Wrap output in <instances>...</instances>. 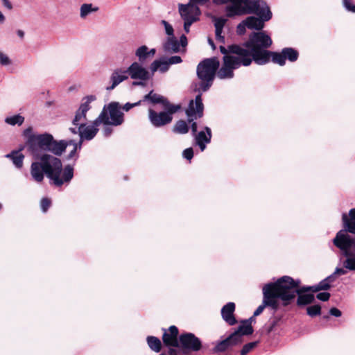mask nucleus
<instances>
[{
  "label": "nucleus",
  "instance_id": "nucleus-49",
  "mask_svg": "<svg viewBox=\"0 0 355 355\" xmlns=\"http://www.w3.org/2000/svg\"><path fill=\"white\" fill-rule=\"evenodd\" d=\"M343 6L348 11L355 12V5L352 4L350 0H343Z\"/></svg>",
  "mask_w": 355,
  "mask_h": 355
},
{
  "label": "nucleus",
  "instance_id": "nucleus-39",
  "mask_svg": "<svg viewBox=\"0 0 355 355\" xmlns=\"http://www.w3.org/2000/svg\"><path fill=\"white\" fill-rule=\"evenodd\" d=\"M189 3H193V5L196 6H202L207 9L210 8L211 6V0H189Z\"/></svg>",
  "mask_w": 355,
  "mask_h": 355
},
{
  "label": "nucleus",
  "instance_id": "nucleus-13",
  "mask_svg": "<svg viewBox=\"0 0 355 355\" xmlns=\"http://www.w3.org/2000/svg\"><path fill=\"white\" fill-rule=\"evenodd\" d=\"M121 107L118 102H111L105 106L99 115L105 114L101 120L104 125H119L123 122V113L121 111Z\"/></svg>",
  "mask_w": 355,
  "mask_h": 355
},
{
  "label": "nucleus",
  "instance_id": "nucleus-45",
  "mask_svg": "<svg viewBox=\"0 0 355 355\" xmlns=\"http://www.w3.org/2000/svg\"><path fill=\"white\" fill-rule=\"evenodd\" d=\"M246 28H247V24H246V22H245V19H244L237 25V27H236L237 34L239 35H243L245 33Z\"/></svg>",
  "mask_w": 355,
  "mask_h": 355
},
{
  "label": "nucleus",
  "instance_id": "nucleus-44",
  "mask_svg": "<svg viewBox=\"0 0 355 355\" xmlns=\"http://www.w3.org/2000/svg\"><path fill=\"white\" fill-rule=\"evenodd\" d=\"M51 205V200L49 198H44L41 200L40 207L43 212H46Z\"/></svg>",
  "mask_w": 355,
  "mask_h": 355
},
{
  "label": "nucleus",
  "instance_id": "nucleus-41",
  "mask_svg": "<svg viewBox=\"0 0 355 355\" xmlns=\"http://www.w3.org/2000/svg\"><path fill=\"white\" fill-rule=\"evenodd\" d=\"M65 141L69 143L68 146L73 145V149L70 151L69 154L67 156V159H72L75 156L77 150L80 149L78 147V143L75 142L73 140H69V141Z\"/></svg>",
  "mask_w": 355,
  "mask_h": 355
},
{
  "label": "nucleus",
  "instance_id": "nucleus-3",
  "mask_svg": "<svg viewBox=\"0 0 355 355\" xmlns=\"http://www.w3.org/2000/svg\"><path fill=\"white\" fill-rule=\"evenodd\" d=\"M28 152L35 159L42 157L45 152H51L60 156L65 150L69 143L64 140L56 141L52 135L49 133L31 135L26 141Z\"/></svg>",
  "mask_w": 355,
  "mask_h": 355
},
{
  "label": "nucleus",
  "instance_id": "nucleus-27",
  "mask_svg": "<svg viewBox=\"0 0 355 355\" xmlns=\"http://www.w3.org/2000/svg\"><path fill=\"white\" fill-rule=\"evenodd\" d=\"M5 157L11 159L17 168H21L23 166L24 156L19 151L12 150L11 153L6 154Z\"/></svg>",
  "mask_w": 355,
  "mask_h": 355
},
{
  "label": "nucleus",
  "instance_id": "nucleus-52",
  "mask_svg": "<svg viewBox=\"0 0 355 355\" xmlns=\"http://www.w3.org/2000/svg\"><path fill=\"white\" fill-rule=\"evenodd\" d=\"M347 268H345L344 266L343 268H338L337 267L334 272H335V274L338 275H346L347 272Z\"/></svg>",
  "mask_w": 355,
  "mask_h": 355
},
{
  "label": "nucleus",
  "instance_id": "nucleus-8",
  "mask_svg": "<svg viewBox=\"0 0 355 355\" xmlns=\"http://www.w3.org/2000/svg\"><path fill=\"white\" fill-rule=\"evenodd\" d=\"M343 229L336 233L333 239L334 245L339 250H345L348 254H355V238L350 234H355V208L351 209L348 215L342 214Z\"/></svg>",
  "mask_w": 355,
  "mask_h": 355
},
{
  "label": "nucleus",
  "instance_id": "nucleus-23",
  "mask_svg": "<svg viewBox=\"0 0 355 355\" xmlns=\"http://www.w3.org/2000/svg\"><path fill=\"white\" fill-rule=\"evenodd\" d=\"M214 26H215V33H216V39L220 43H225V37L222 35L223 29L227 22V19L224 17H214L213 19Z\"/></svg>",
  "mask_w": 355,
  "mask_h": 355
},
{
  "label": "nucleus",
  "instance_id": "nucleus-38",
  "mask_svg": "<svg viewBox=\"0 0 355 355\" xmlns=\"http://www.w3.org/2000/svg\"><path fill=\"white\" fill-rule=\"evenodd\" d=\"M307 314L311 317L319 315L321 313V306L319 304L309 306L306 308Z\"/></svg>",
  "mask_w": 355,
  "mask_h": 355
},
{
  "label": "nucleus",
  "instance_id": "nucleus-29",
  "mask_svg": "<svg viewBox=\"0 0 355 355\" xmlns=\"http://www.w3.org/2000/svg\"><path fill=\"white\" fill-rule=\"evenodd\" d=\"M99 8L92 3H83L80 8V17L81 19H85L92 13L98 11Z\"/></svg>",
  "mask_w": 355,
  "mask_h": 355
},
{
  "label": "nucleus",
  "instance_id": "nucleus-15",
  "mask_svg": "<svg viewBox=\"0 0 355 355\" xmlns=\"http://www.w3.org/2000/svg\"><path fill=\"white\" fill-rule=\"evenodd\" d=\"M204 105L201 98V94H198L195 100H191L187 109L186 110V114L188 116V122L192 123L191 125V132L193 136L197 134V123L193 120L197 118H200L203 115Z\"/></svg>",
  "mask_w": 355,
  "mask_h": 355
},
{
  "label": "nucleus",
  "instance_id": "nucleus-12",
  "mask_svg": "<svg viewBox=\"0 0 355 355\" xmlns=\"http://www.w3.org/2000/svg\"><path fill=\"white\" fill-rule=\"evenodd\" d=\"M178 12L181 19L184 21V30L187 33L190 31V26L199 21L201 11L198 6L193 3L178 4Z\"/></svg>",
  "mask_w": 355,
  "mask_h": 355
},
{
  "label": "nucleus",
  "instance_id": "nucleus-2",
  "mask_svg": "<svg viewBox=\"0 0 355 355\" xmlns=\"http://www.w3.org/2000/svg\"><path fill=\"white\" fill-rule=\"evenodd\" d=\"M220 51L224 55L223 64L217 72V77L220 79H231L234 76V69L251 64L248 51L241 45L232 44L228 46L227 49L220 46Z\"/></svg>",
  "mask_w": 355,
  "mask_h": 355
},
{
  "label": "nucleus",
  "instance_id": "nucleus-21",
  "mask_svg": "<svg viewBox=\"0 0 355 355\" xmlns=\"http://www.w3.org/2000/svg\"><path fill=\"white\" fill-rule=\"evenodd\" d=\"M235 304L234 302H228L221 309L223 319L229 324L234 325L237 321L234 315Z\"/></svg>",
  "mask_w": 355,
  "mask_h": 355
},
{
  "label": "nucleus",
  "instance_id": "nucleus-19",
  "mask_svg": "<svg viewBox=\"0 0 355 355\" xmlns=\"http://www.w3.org/2000/svg\"><path fill=\"white\" fill-rule=\"evenodd\" d=\"M128 79V76L125 69L116 68L113 70L110 76V85L106 87L107 91H112L116 88L122 82Z\"/></svg>",
  "mask_w": 355,
  "mask_h": 355
},
{
  "label": "nucleus",
  "instance_id": "nucleus-25",
  "mask_svg": "<svg viewBox=\"0 0 355 355\" xmlns=\"http://www.w3.org/2000/svg\"><path fill=\"white\" fill-rule=\"evenodd\" d=\"M144 101H150L153 103H161L164 107L173 106L167 98L159 94H155L153 91H150L144 97Z\"/></svg>",
  "mask_w": 355,
  "mask_h": 355
},
{
  "label": "nucleus",
  "instance_id": "nucleus-55",
  "mask_svg": "<svg viewBox=\"0 0 355 355\" xmlns=\"http://www.w3.org/2000/svg\"><path fill=\"white\" fill-rule=\"evenodd\" d=\"M336 277H337V275L335 274V272H334L331 275H329L328 277H327L325 279H327V281L330 284H331L332 283H334L336 279Z\"/></svg>",
  "mask_w": 355,
  "mask_h": 355
},
{
  "label": "nucleus",
  "instance_id": "nucleus-20",
  "mask_svg": "<svg viewBox=\"0 0 355 355\" xmlns=\"http://www.w3.org/2000/svg\"><path fill=\"white\" fill-rule=\"evenodd\" d=\"M167 332L164 330L163 334L162 340L166 346L179 347L178 340V329L175 326H171Z\"/></svg>",
  "mask_w": 355,
  "mask_h": 355
},
{
  "label": "nucleus",
  "instance_id": "nucleus-24",
  "mask_svg": "<svg viewBox=\"0 0 355 355\" xmlns=\"http://www.w3.org/2000/svg\"><path fill=\"white\" fill-rule=\"evenodd\" d=\"M163 49L166 53H175L180 51V43L178 39L173 37H168L163 44Z\"/></svg>",
  "mask_w": 355,
  "mask_h": 355
},
{
  "label": "nucleus",
  "instance_id": "nucleus-40",
  "mask_svg": "<svg viewBox=\"0 0 355 355\" xmlns=\"http://www.w3.org/2000/svg\"><path fill=\"white\" fill-rule=\"evenodd\" d=\"M257 345V342H251L245 344L241 350V355H247Z\"/></svg>",
  "mask_w": 355,
  "mask_h": 355
},
{
  "label": "nucleus",
  "instance_id": "nucleus-11",
  "mask_svg": "<svg viewBox=\"0 0 355 355\" xmlns=\"http://www.w3.org/2000/svg\"><path fill=\"white\" fill-rule=\"evenodd\" d=\"M282 278L284 279L281 282L280 285L288 287V291L293 295L288 300H282L284 306L288 305L291 300H293L296 295H298L297 299V304L299 306H303L313 303L315 300V297L313 294H304L309 291H302V287H300V280L293 279L289 276H284Z\"/></svg>",
  "mask_w": 355,
  "mask_h": 355
},
{
  "label": "nucleus",
  "instance_id": "nucleus-43",
  "mask_svg": "<svg viewBox=\"0 0 355 355\" xmlns=\"http://www.w3.org/2000/svg\"><path fill=\"white\" fill-rule=\"evenodd\" d=\"M12 61L9 57L4 53L0 51V64L2 66H8L11 64Z\"/></svg>",
  "mask_w": 355,
  "mask_h": 355
},
{
  "label": "nucleus",
  "instance_id": "nucleus-47",
  "mask_svg": "<svg viewBox=\"0 0 355 355\" xmlns=\"http://www.w3.org/2000/svg\"><path fill=\"white\" fill-rule=\"evenodd\" d=\"M182 156L187 160H191L193 157V150L192 148H188L184 150Z\"/></svg>",
  "mask_w": 355,
  "mask_h": 355
},
{
  "label": "nucleus",
  "instance_id": "nucleus-14",
  "mask_svg": "<svg viewBox=\"0 0 355 355\" xmlns=\"http://www.w3.org/2000/svg\"><path fill=\"white\" fill-rule=\"evenodd\" d=\"M181 106L180 105L164 107L165 111L157 112L153 109L148 110V119L151 124L156 127H162L170 123L173 120V114L177 112Z\"/></svg>",
  "mask_w": 355,
  "mask_h": 355
},
{
  "label": "nucleus",
  "instance_id": "nucleus-61",
  "mask_svg": "<svg viewBox=\"0 0 355 355\" xmlns=\"http://www.w3.org/2000/svg\"><path fill=\"white\" fill-rule=\"evenodd\" d=\"M156 53V50L155 49H148V55L149 57H153L155 55Z\"/></svg>",
  "mask_w": 355,
  "mask_h": 355
},
{
  "label": "nucleus",
  "instance_id": "nucleus-51",
  "mask_svg": "<svg viewBox=\"0 0 355 355\" xmlns=\"http://www.w3.org/2000/svg\"><path fill=\"white\" fill-rule=\"evenodd\" d=\"M330 315L335 316V317H340L342 315V312L338 309L337 308L333 307L330 309L329 310Z\"/></svg>",
  "mask_w": 355,
  "mask_h": 355
},
{
  "label": "nucleus",
  "instance_id": "nucleus-9",
  "mask_svg": "<svg viewBox=\"0 0 355 355\" xmlns=\"http://www.w3.org/2000/svg\"><path fill=\"white\" fill-rule=\"evenodd\" d=\"M219 67L220 62L216 57L207 58L198 64L196 72L200 83L196 85V92L202 94V92H205L210 88L215 76H217V70H219Z\"/></svg>",
  "mask_w": 355,
  "mask_h": 355
},
{
  "label": "nucleus",
  "instance_id": "nucleus-16",
  "mask_svg": "<svg viewBox=\"0 0 355 355\" xmlns=\"http://www.w3.org/2000/svg\"><path fill=\"white\" fill-rule=\"evenodd\" d=\"M245 0H212L213 3L217 6L227 4L225 8V15L228 18L243 16L245 13L243 6Z\"/></svg>",
  "mask_w": 355,
  "mask_h": 355
},
{
  "label": "nucleus",
  "instance_id": "nucleus-10",
  "mask_svg": "<svg viewBox=\"0 0 355 355\" xmlns=\"http://www.w3.org/2000/svg\"><path fill=\"white\" fill-rule=\"evenodd\" d=\"M252 317L245 320L239 325L237 330L232 333L227 338L218 342L213 352L214 353L223 352L231 347L241 344L243 342V336L251 335L253 333V328L251 325Z\"/></svg>",
  "mask_w": 355,
  "mask_h": 355
},
{
  "label": "nucleus",
  "instance_id": "nucleus-54",
  "mask_svg": "<svg viewBox=\"0 0 355 355\" xmlns=\"http://www.w3.org/2000/svg\"><path fill=\"white\" fill-rule=\"evenodd\" d=\"M336 277H337V275L335 274V272H334L331 275H329L328 277H327L325 279H327V281L330 284H331L332 283H334L336 279Z\"/></svg>",
  "mask_w": 355,
  "mask_h": 355
},
{
  "label": "nucleus",
  "instance_id": "nucleus-17",
  "mask_svg": "<svg viewBox=\"0 0 355 355\" xmlns=\"http://www.w3.org/2000/svg\"><path fill=\"white\" fill-rule=\"evenodd\" d=\"M178 343L179 347L184 350L198 352L202 347L200 340L192 333L181 334Z\"/></svg>",
  "mask_w": 355,
  "mask_h": 355
},
{
  "label": "nucleus",
  "instance_id": "nucleus-58",
  "mask_svg": "<svg viewBox=\"0 0 355 355\" xmlns=\"http://www.w3.org/2000/svg\"><path fill=\"white\" fill-rule=\"evenodd\" d=\"M196 144L199 146L201 151H204L205 149L206 148V144H207L208 143L198 141H196Z\"/></svg>",
  "mask_w": 355,
  "mask_h": 355
},
{
  "label": "nucleus",
  "instance_id": "nucleus-59",
  "mask_svg": "<svg viewBox=\"0 0 355 355\" xmlns=\"http://www.w3.org/2000/svg\"><path fill=\"white\" fill-rule=\"evenodd\" d=\"M3 5L8 8V10H11L12 8V6L9 0H1Z\"/></svg>",
  "mask_w": 355,
  "mask_h": 355
},
{
  "label": "nucleus",
  "instance_id": "nucleus-35",
  "mask_svg": "<svg viewBox=\"0 0 355 355\" xmlns=\"http://www.w3.org/2000/svg\"><path fill=\"white\" fill-rule=\"evenodd\" d=\"M270 58L274 63L278 64L280 66H284L285 64L286 60L282 51H281V53L270 51L268 55V62L270 61Z\"/></svg>",
  "mask_w": 355,
  "mask_h": 355
},
{
  "label": "nucleus",
  "instance_id": "nucleus-37",
  "mask_svg": "<svg viewBox=\"0 0 355 355\" xmlns=\"http://www.w3.org/2000/svg\"><path fill=\"white\" fill-rule=\"evenodd\" d=\"M24 121V117L21 116L20 114L14 115L12 116L6 117L5 119V122L9 125H21Z\"/></svg>",
  "mask_w": 355,
  "mask_h": 355
},
{
  "label": "nucleus",
  "instance_id": "nucleus-30",
  "mask_svg": "<svg viewBox=\"0 0 355 355\" xmlns=\"http://www.w3.org/2000/svg\"><path fill=\"white\" fill-rule=\"evenodd\" d=\"M331 288V284L326 279H322L317 285L311 286H302V291H311L312 292H318L320 291H327Z\"/></svg>",
  "mask_w": 355,
  "mask_h": 355
},
{
  "label": "nucleus",
  "instance_id": "nucleus-62",
  "mask_svg": "<svg viewBox=\"0 0 355 355\" xmlns=\"http://www.w3.org/2000/svg\"><path fill=\"white\" fill-rule=\"evenodd\" d=\"M208 43H209V44L211 46V48H212L213 49H216V46H215V44H214V41H213L211 38H209V39H208Z\"/></svg>",
  "mask_w": 355,
  "mask_h": 355
},
{
  "label": "nucleus",
  "instance_id": "nucleus-60",
  "mask_svg": "<svg viewBox=\"0 0 355 355\" xmlns=\"http://www.w3.org/2000/svg\"><path fill=\"white\" fill-rule=\"evenodd\" d=\"M159 355H178V354L175 349H169L167 353H162Z\"/></svg>",
  "mask_w": 355,
  "mask_h": 355
},
{
  "label": "nucleus",
  "instance_id": "nucleus-6",
  "mask_svg": "<svg viewBox=\"0 0 355 355\" xmlns=\"http://www.w3.org/2000/svg\"><path fill=\"white\" fill-rule=\"evenodd\" d=\"M284 279L279 278L275 282L267 284L263 287L262 304L254 311V317L259 315L266 306L277 311L279 307V300H288L293 296L288 291V287L280 285Z\"/></svg>",
  "mask_w": 355,
  "mask_h": 355
},
{
  "label": "nucleus",
  "instance_id": "nucleus-1",
  "mask_svg": "<svg viewBox=\"0 0 355 355\" xmlns=\"http://www.w3.org/2000/svg\"><path fill=\"white\" fill-rule=\"evenodd\" d=\"M96 100V96L93 95L86 96L76 112L73 119L72 120V126L69 128V131L73 135H77L79 137L78 147L81 148L84 140H92L98 132V127L102 123L101 120L104 117L105 114L99 115L91 124H87V113L90 110V103Z\"/></svg>",
  "mask_w": 355,
  "mask_h": 355
},
{
  "label": "nucleus",
  "instance_id": "nucleus-34",
  "mask_svg": "<svg viewBox=\"0 0 355 355\" xmlns=\"http://www.w3.org/2000/svg\"><path fill=\"white\" fill-rule=\"evenodd\" d=\"M282 53L285 58V60H288L290 62H295L298 58V52L293 48H284L282 50Z\"/></svg>",
  "mask_w": 355,
  "mask_h": 355
},
{
  "label": "nucleus",
  "instance_id": "nucleus-50",
  "mask_svg": "<svg viewBox=\"0 0 355 355\" xmlns=\"http://www.w3.org/2000/svg\"><path fill=\"white\" fill-rule=\"evenodd\" d=\"M141 101H139L135 103H125L123 107H122V109L125 111V112H128L129 111L130 109L133 108L134 107H136L137 105H139L141 104Z\"/></svg>",
  "mask_w": 355,
  "mask_h": 355
},
{
  "label": "nucleus",
  "instance_id": "nucleus-18",
  "mask_svg": "<svg viewBox=\"0 0 355 355\" xmlns=\"http://www.w3.org/2000/svg\"><path fill=\"white\" fill-rule=\"evenodd\" d=\"M128 77L132 79H139L142 81L150 78L149 71L142 66V63L138 62H132L126 69Z\"/></svg>",
  "mask_w": 355,
  "mask_h": 355
},
{
  "label": "nucleus",
  "instance_id": "nucleus-56",
  "mask_svg": "<svg viewBox=\"0 0 355 355\" xmlns=\"http://www.w3.org/2000/svg\"><path fill=\"white\" fill-rule=\"evenodd\" d=\"M106 126L104 127L103 128V135L105 137H109L112 132V129L107 126L108 125H105Z\"/></svg>",
  "mask_w": 355,
  "mask_h": 355
},
{
  "label": "nucleus",
  "instance_id": "nucleus-26",
  "mask_svg": "<svg viewBox=\"0 0 355 355\" xmlns=\"http://www.w3.org/2000/svg\"><path fill=\"white\" fill-rule=\"evenodd\" d=\"M169 65L166 60V58H162L158 60H154L150 66V70L153 74L155 72L159 71L161 73H165L169 69Z\"/></svg>",
  "mask_w": 355,
  "mask_h": 355
},
{
  "label": "nucleus",
  "instance_id": "nucleus-4",
  "mask_svg": "<svg viewBox=\"0 0 355 355\" xmlns=\"http://www.w3.org/2000/svg\"><path fill=\"white\" fill-rule=\"evenodd\" d=\"M36 159L42 161L44 173L46 177L56 187L69 182L73 177V168L70 165H67L64 168L61 160L49 154H44Z\"/></svg>",
  "mask_w": 355,
  "mask_h": 355
},
{
  "label": "nucleus",
  "instance_id": "nucleus-36",
  "mask_svg": "<svg viewBox=\"0 0 355 355\" xmlns=\"http://www.w3.org/2000/svg\"><path fill=\"white\" fill-rule=\"evenodd\" d=\"M189 128L186 121L180 120L177 121L173 127V131L178 134H186L189 132Z\"/></svg>",
  "mask_w": 355,
  "mask_h": 355
},
{
  "label": "nucleus",
  "instance_id": "nucleus-7",
  "mask_svg": "<svg viewBox=\"0 0 355 355\" xmlns=\"http://www.w3.org/2000/svg\"><path fill=\"white\" fill-rule=\"evenodd\" d=\"M243 9L245 10L243 15L255 14L257 16H250L245 19L247 28L250 30H262L265 22L269 21L272 16L269 6L263 0H245Z\"/></svg>",
  "mask_w": 355,
  "mask_h": 355
},
{
  "label": "nucleus",
  "instance_id": "nucleus-33",
  "mask_svg": "<svg viewBox=\"0 0 355 355\" xmlns=\"http://www.w3.org/2000/svg\"><path fill=\"white\" fill-rule=\"evenodd\" d=\"M135 55L138 58L139 63H144L148 55V48L146 45L139 46L135 51Z\"/></svg>",
  "mask_w": 355,
  "mask_h": 355
},
{
  "label": "nucleus",
  "instance_id": "nucleus-22",
  "mask_svg": "<svg viewBox=\"0 0 355 355\" xmlns=\"http://www.w3.org/2000/svg\"><path fill=\"white\" fill-rule=\"evenodd\" d=\"M30 172L34 181L38 183L42 182L44 178L45 174L42 161L39 160L32 162Z\"/></svg>",
  "mask_w": 355,
  "mask_h": 355
},
{
  "label": "nucleus",
  "instance_id": "nucleus-31",
  "mask_svg": "<svg viewBox=\"0 0 355 355\" xmlns=\"http://www.w3.org/2000/svg\"><path fill=\"white\" fill-rule=\"evenodd\" d=\"M205 131H200L194 137L196 141L210 143L211 139V130L209 127L205 128Z\"/></svg>",
  "mask_w": 355,
  "mask_h": 355
},
{
  "label": "nucleus",
  "instance_id": "nucleus-64",
  "mask_svg": "<svg viewBox=\"0 0 355 355\" xmlns=\"http://www.w3.org/2000/svg\"><path fill=\"white\" fill-rule=\"evenodd\" d=\"M17 35H18L20 37H21V38H22V37H24V31H21V30H19V31H17Z\"/></svg>",
  "mask_w": 355,
  "mask_h": 355
},
{
  "label": "nucleus",
  "instance_id": "nucleus-53",
  "mask_svg": "<svg viewBox=\"0 0 355 355\" xmlns=\"http://www.w3.org/2000/svg\"><path fill=\"white\" fill-rule=\"evenodd\" d=\"M180 47L184 48L187 45V38L185 35H182L180 37Z\"/></svg>",
  "mask_w": 355,
  "mask_h": 355
},
{
  "label": "nucleus",
  "instance_id": "nucleus-63",
  "mask_svg": "<svg viewBox=\"0 0 355 355\" xmlns=\"http://www.w3.org/2000/svg\"><path fill=\"white\" fill-rule=\"evenodd\" d=\"M5 21V17L3 13L0 11V24H3Z\"/></svg>",
  "mask_w": 355,
  "mask_h": 355
},
{
  "label": "nucleus",
  "instance_id": "nucleus-46",
  "mask_svg": "<svg viewBox=\"0 0 355 355\" xmlns=\"http://www.w3.org/2000/svg\"><path fill=\"white\" fill-rule=\"evenodd\" d=\"M166 60L168 63L169 67L172 64H179L182 62V60L179 55H173L170 58H166Z\"/></svg>",
  "mask_w": 355,
  "mask_h": 355
},
{
  "label": "nucleus",
  "instance_id": "nucleus-57",
  "mask_svg": "<svg viewBox=\"0 0 355 355\" xmlns=\"http://www.w3.org/2000/svg\"><path fill=\"white\" fill-rule=\"evenodd\" d=\"M24 135L26 137V141L28 140V138L31 135H37V134H33L32 133V128H28L24 131Z\"/></svg>",
  "mask_w": 355,
  "mask_h": 355
},
{
  "label": "nucleus",
  "instance_id": "nucleus-5",
  "mask_svg": "<svg viewBox=\"0 0 355 355\" xmlns=\"http://www.w3.org/2000/svg\"><path fill=\"white\" fill-rule=\"evenodd\" d=\"M272 43L270 37L264 32H254L241 46L248 51L251 62L254 61L257 64L263 65L268 62L270 51L267 49Z\"/></svg>",
  "mask_w": 355,
  "mask_h": 355
},
{
  "label": "nucleus",
  "instance_id": "nucleus-48",
  "mask_svg": "<svg viewBox=\"0 0 355 355\" xmlns=\"http://www.w3.org/2000/svg\"><path fill=\"white\" fill-rule=\"evenodd\" d=\"M330 293L327 292L319 293L317 294L316 297L319 300L326 302L328 301L330 297Z\"/></svg>",
  "mask_w": 355,
  "mask_h": 355
},
{
  "label": "nucleus",
  "instance_id": "nucleus-32",
  "mask_svg": "<svg viewBox=\"0 0 355 355\" xmlns=\"http://www.w3.org/2000/svg\"><path fill=\"white\" fill-rule=\"evenodd\" d=\"M149 347L155 352H160L162 349V343L160 340L155 336H148L146 338Z\"/></svg>",
  "mask_w": 355,
  "mask_h": 355
},
{
  "label": "nucleus",
  "instance_id": "nucleus-42",
  "mask_svg": "<svg viewBox=\"0 0 355 355\" xmlns=\"http://www.w3.org/2000/svg\"><path fill=\"white\" fill-rule=\"evenodd\" d=\"M161 23H162V24L164 25V28H165V32L168 35V36L173 37L174 36V34H173L174 30H173V26L165 20H162Z\"/></svg>",
  "mask_w": 355,
  "mask_h": 355
},
{
  "label": "nucleus",
  "instance_id": "nucleus-28",
  "mask_svg": "<svg viewBox=\"0 0 355 355\" xmlns=\"http://www.w3.org/2000/svg\"><path fill=\"white\" fill-rule=\"evenodd\" d=\"M340 254L345 258L343 262V266L349 269V270H355V254H348L345 250H340Z\"/></svg>",
  "mask_w": 355,
  "mask_h": 355
}]
</instances>
